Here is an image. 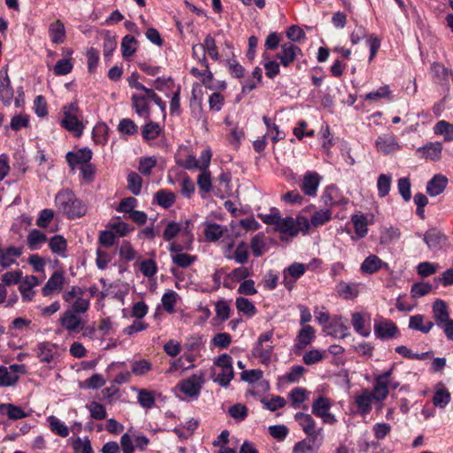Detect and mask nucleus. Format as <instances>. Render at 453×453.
Instances as JSON below:
<instances>
[{"instance_id": "1", "label": "nucleus", "mask_w": 453, "mask_h": 453, "mask_svg": "<svg viewBox=\"0 0 453 453\" xmlns=\"http://www.w3.org/2000/svg\"><path fill=\"white\" fill-rule=\"evenodd\" d=\"M55 203L58 210L68 219H77L85 215L87 207L69 189L59 191L55 197Z\"/></svg>"}, {"instance_id": "2", "label": "nucleus", "mask_w": 453, "mask_h": 453, "mask_svg": "<svg viewBox=\"0 0 453 453\" xmlns=\"http://www.w3.org/2000/svg\"><path fill=\"white\" fill-rule=\"evenodd\" d=\"M62 111L64 118L61 120V126L69 132H72L76 137H80L84 129L81 121V113L76 102L70 103L63 106Z\"/></svg>"}, {"instance_id": "3", "label": "nucleus", "mask_w": 453, "mask_h": 453, "mask_svg": "<svg viewBox=\"0 0 453 453\" xmlns=\"http://www.w3.org/2000/svg\"><path fill=\"white\" fill-rule=\"evenodd\" d=\"M295 420L302 427L303 431L307 435V439L312 441L313 444H317V447L321 445L324 439L323 428L316 427V422L311 415L304 412H296L295 414Z\"/></svg>"}, {"instance_id": "4", "label": "nucleus", "mask_w": 453, "mask_h": 453, "mask_svg": "<svg viewBox=\"0 0 453 453\" xmlns=\"http://www.w3.org/2000/svg\"><path fill=\"white\" fill-rule=\"evenodd\" d=\"M273 331L261 334L252 349V355L259 358L260 362L265 365H269L272 359L273 351Z\"/></svg>"}, {"instance_id": "5", "label": "nucleus", "mask_w": 453, "mask_h": 453, "mask_svg": "<svg viewBox=\"0 0 453 453\" xmlns=\"http://www.w3.org/2000/svg\"><path fill=\"white\" fill-rule=\"evenodd\" d=\"M214 365L221 368L214 381L221 387H227L234 378L232 357L228 354H222L214 361Z\"/></svg>"}, {"instance_id": "6", "label": "nucleus", "mask_w": 453, "mask_h": 453, "mask_svg": "<svg viewBox=\"0 0 453 453\" xmlns=\"http://www.w3.org/2000/svg\"><path fill=\"white\" fill-rule=\"evenodd\" d=\"M204 376V372L199 371L191 377L180 381L179 389L188 396L197 397L205 382Z\"/></svg>"}, {"instance_id": "7", "label": "nucleus", "mask_w": 453, "mask_h": 453, "mask_svg": "<svg viewBox=\"0 0 453 453\" xmlns=\"http://www.w3.org/2000/svg\"><path fill=\"white\" fill-rule=\"evenodd\" d=\"M61 326L68 333H80L85 326V321L81 315L65 310L59 318Z\"/></svg>"}, {"instance_id": "8", "label": "nucleus", "mask_w": 453, "mask_h": 453, "mask_svg": "<svg viewBox=\"0 0 453 453\" xmlns=\"http://www.w3.org/2000/svg\"><path fill=\"white\" fill-rule=\"evenodd\" d=\"M423 240L430 250L437 252L446 245L448 237L441 231L431 228L424 234Z\"/></svg>"}, {"instance_id": "9", "label": "nucleus", "mask_w": 453, "mask_h": 453, "mask_svg": "<svg viewBox=\"0 0 453 453\" xmlns=\"http://www.w3.org/2000/svg\"><path fill=\"white\" fill-rule=\"evenodd\" d=\"M148 93L143 94H134L131 97L132 107L135 113L145 119L150 118V102L151 101L150 96H147Z\"/></svg>"}, {"instance_id": "10", "label": "nucleus", "mask_w": 453, "mask_h": 453, "mask_svg": "<svg viewBox=\"0 0 453 453\" xmlns=\"http://www.w3.org/2000/svg\"><path fill=\"white\" fill-rule=\"evenodd\" d=\"M306 267L302 263H293L283 272V284L287 289L292 290L296 280L305 273Z\"/></svg>"}, {"instance_id": "11", "label": "nucleus", "mask_w": 453, "mask_h": 453, "mask_svg": "<svg viewBox=\"0 0 453 453\" xmlns=\"http://www.w3.org/2000/svg\"><path fill=\"white\" fill-rule=\"evenodd\" d=\"M300 54H302V50L298 46L292 42H286L281 44L280 52L277 53L276 57L280 59V64L287 67L293 63L296 58Z\"/></svg>"}, {"instance_id": "12", "label": "nucleus", "mask_w": 453, "mask_h": 453, "mask_svg": "<svg viewBox=\"0 0 453 453\" xmlns=\"http://www.w3.org/2000/svg\"><path fill=\"white\" fill-rule=\"evenodd\" d=\"M321 177L316 172H307L303 178L300 184L301 190L309 196H315L317 195L318 188L319 186Z\"/></svg>"}, {"instance_id": "13", "label": "nucleus", "mask_w": 453, "mask_h": 453, "mask_svg": "<svg viewBox=\"0 0 453 453\" xmlns=\"http://www.w3.org/2000/svg\"><path fill=\"white\" fill-rule=\"evenodd\" d=\"M375 400L377 402H381L384 399H379L378 395L374 391V388L370 392L368 390H364L362 393L356 397L355 403L357 406L358 411L364 414H368L372 410V402Z\"/></svg>"}, {"instance_id": "14", "label": "nucleus", "mask_w": 453, "mask_h": 453, "mask_svg": "<svg viewBox=\"0 0 453 453\" xmlns=\"http://www.w3.org/2000/svg\"><path fill=\"white\" fill-rule=\"evenodd\" d=\"M22 366L19 365H12L9 367L0 366V387H10L14 385L18 380V372L22 370Z\"/></svg>"}, {"instance_id": "15", "label": "nucleus", "mask_w": 453, "mask_h": 453, "mask_svg": "<svg viewBox=\"0 0 453 453\" xmlns=\"http://www.w3.org/2000/svg\"><path fill=\"white\" fill-rule=\"evenodd\" d=\"M394 367L378 374L374 378V391L379 399H386L388 395V380L393 373Z\"/></svg>"}, {"instance_id": "16", "label": "nucleus", "mask_w": 453, "mask_h": 453, "mask_svg": "<svg viewBox=\"0 0 453 453\" xmlns=\"http://www.w3.org/2000/svg\"><path fill=\"white\" fill-rule=\"evenodd\" d=\"M66 161L73 169L77 165H85L92 158V151L88 148H82L77 151H69L65 155Z\"/></svg>"}, {"instance_id": "17", "label": "nucleus", "mask_w": 453, "mask_h": 453, "mask_svg": "<svg viewBox=\"0 0 453 453\" xmlns=\"http://www.w3.org/2000/svg\"><path fill=\"white\" fill-rule=\"evenodd\" d=\"M375 146L378 151L383 154H390L400 149L395 136L391 134H382L378 136L375 141Z\"/></svg>"}, {"instance_id": "18", "label": "nucleus", "mask_w": 453, "mask_h": 453, "mask_svg": "<svg viewBox=\"0 0 453 453\" xmlns=\"http://www.w3.org/2000/svg\"><path fill=\"white\" fill-rule=\"evenodd\" d=\"M374 333L378 338L382 340L390 339L396 336L398 328L393 321L387 319L379 323H375Z\"/></svg>"}, {"instance_id": "19", "label": "nucleus", "mask_w": 453, "mask_h": 453, "mask_svg": "<svg viewBox=\"0 0 453 453\" xmlns=\"http://www.w3.org/2000/svg\"><path fill=\"white\" fill-rule=\"evenodd\" d=\"M64 283V273L60 271H56L42 288V293L44 296H50L53 291H60Z\"/></svg>"}, {"instance_id": "20", "label": "nucleus", "mask_w": 453, "mask_h": 453, "mask_svg": "<svg viewBox=\"0 0 453 453\" xmlns=\"http://www.w3.org/2000/svg\"><path fill=\"white\" fill-rule=\"evenodd\" d=\"M315 339V330L310 325H304L298 332L296 338L295 347L299 349H304Z\"/></svg>"}, {"instance_id": "21", "label": "nucleus", "mask_w": 453, "mask_h": 453, "mask_svg": "<svg viewBox=\"0 0 453 453\" xmlns=\"http://www.w3.org/2000/svg\"><path fill=\"white\" fill-rule=\"evenodd\" d=\"M275 230L289 237H296L299 234V228L292 217H280Z\"/></svg>"}, {"instance_id": "22", "label": "nucleus", "mask_w": 453, "mask_h": 453, "mask_svg": "<svg viewBox=\"0 0 453 453\" xmlns=\"http://www.w3.org/2000/svg\"><path fill=\"white\" fill-rule=\"evenodd\" d=\"M442 146L440 142H428L417 150L420 157L436 161L441 157Z\"/></svg>"}, {"instance_id": "23", "label": "nucleus", "mask_w": 453, "mask_h": 453, "mask_svg": "<svg viewBox=\"0 0 453 453\" xmlns=\"http://www.w3.org/2000/svg\"><path fill=\"white\" fill-rule=\"evenodd\" d=\"M448 184V179L441 175H434L426 185V193L431 196H435L441 194Z\"/></svg>"}, {"instance_id": "24", "label": "nucleus", "mask_w": 453, "mask_h": 453, "mask_svg": "<svg viewBox=\"0 0 453 453\" xmlns=\"http://www.w3.org/2000/svg\"><path fill=\"white\" fill-rule=\"evenodd\" d=\"M327 334L335 338H345L349 334V327L342 321L341 318H334L327 326Z\"/></svg>"}, {"instance_id": "25", "label": "nucleus", "mask_w": 453, "mask_h": 453, "mask_svg": "<svg viewBox=\"0 0 453 453\" xmlns=\"http://www.w3.org/2000/svg\"><path fill=\"white\" fill-rule=\"evenodd\" d=\"M433 312L435 322L438 326H442V322L450 319L448 311L447 303L443 300L437 299L434 303Z\"/></svg>"}, {"instance_id": "26", "label": "nucleus", "mask_w": 453, "mask_h": 453, "mask_svg": "<svg viewBox=\"0 0 453 453\" xmlns=\"http://www.w3.org/2000/svg\"><path fill=\"white\" fill-rule=\"evenodd\" d=\"M49 34L53 43H62L65 39V28L61 20H57L50 25Z\"/></svg>"}, {"instance_id": "27", "label": "nucleus", "mask_w": 453, "mask_h": 453, "mask_svg": "<svg viewBox=\"0 0 453 453\" xmlns=\"http://www.w3.org/2000/svg\"><path fill=\"white\" fill-rule=\"evenodd\" d=\"M0 414H6L10 419L17 420L28 416L20 407L12 403H1Z\"/></svg>"}, {"instance_id": "28", "label": "nucleus", "mask_w": 453, "mask_h": 453, "mask_svg": "<svg viewBox=\"0 0 453 453\" xmlns=\"http://www.w3.org/2000/svg\"><path fill=\"white\" fill-rule=\"evenodd\" d=\"M331 408V403L328 398L325 396H319L316 398L311 405V412L318 418H322L326 414Z\"/></svg>"}, {"instance_id": "29", "label": "nucleus", "mask_w": 453, "mask_h": 453, "mask_svg": "<svg viewBox=\"0 0 453 453\" xmlns=\"http://www.w3.org/2000/svg\"><path fill=\"white\" fill-rule=\"evenodd\" d=\"M38 352L37 357L42 363L50 364L54 357V349L55 345L48 342H43L38 344Z\"/></svg>"}, {"instance_id": "30", "label": "nucleus", "mask_w": 453, "mask_h": 453, "mask_svg": "<svg viewBox=\"0 0 453 453\" xmlns=\"http://www.w3.org/2000/svg\"><path fill=\"white\" fill-rule=\"evenodd\" d=\"M433 326L434 323L432 321H428L424 324V316L421 314H417L410 318L409 327L411 329L427 334Z\"/></svg>"}, {"instance_id": "31", "label": "nucleus", "mask_w": 453, "mask_h": 453, "mask_svg": "<svg viewBox=\"0 0 453 453\" xmlns=\"http://www.w3.org/2000/svg\"><path fill=\"white\" fill-rule=\"evenodd\" d=\"M351 324L354 330L363 337H368L371 334L369 326H365V320L363 314L354 312L351 318Z\"/></svg>"}, {"instance_id": "32", "label": "nucleus", "mask_w": 453, "mask_h": 453, "mask_svg": "<svg viewBox=\"0 0 453 453\" xmlns=\"http://www.w3.org/2000/svg\"><path fill=\"white\" fill-rule=\"evenodd\" d=\"M383 261L376 255L368 256L361 265V270L365 273H374L380 269Z\"/></svg>"}, {"instance_id": "33", "label": "nucleus", "mask_w": 453, "mask_h": 453, "mask_svg": "<svg viewBox=\"0 0 453 453\" xmlns=\"http://www.w3.org/2000/svg\"><path fill=\"white\" fill-rule=\"evenodd\" d=\"M154 202L163 208H169L175 202V195L166 189H160L154 195Z\"/></svg>"}, {"instance_id": "34", "label": "nucleus", "mask_w": 453, "mask_h": 453, "mask_svg": "<svg viewBox=\"0 0 453 453\" xmlns=\"http://www.w3.org/2000/svg\"><path fill=\"white\" fill-rule=\"evenodd\" d=\"M336 291L344 299H352L358 294L357 286L356 284L341 281L336 286Z\"/></svg>"}, {"instance_id": "35", "label": "nucleus", "mask_w": 453, "mask_h": 453, "mask_svg": "<svg viewBox=\"0 0 453 453\" xmlns=\"http://www.w3.org/2000/svg\"><path fill=\"white\" fill-rule=\"evenodd\" d=\"M401 236V232L397 227H385L381 230L380 243L389 245L396 242Z\"/></svg>"}, {"instance_id": "36", "label": "nucleus", "mask_w": 453, "mask_h": 453, "mask_svg": "<svg viewBox=\"0 0 453 453\" xmlns=\"http://www.w3.org/2000/svg\"><path fill=\"white\" fill-rule=\"evenodd\" d=\"M230 174L228 173H221L218 178L217 181L219 182V188H217L214 191L216 196L224 198L225 194L230 191Z\"/></svg>"}, {"instance_id": "37", "label": "nucleus", "mask_w": 453, "mask_h": 453, "mask_svg": "<svg viewBox=\"0 0 453 453\" xmlns=\"http://www.w3.org/2000/svg\"><path fill=\"white\" fill-rule=\"evenodd\" d=\"M235 305L240 312H242L248 317H253L257 313V308L253 303L245 297L236 298Z\"/></svg>"}, {"instance_id": "38", "label": "nucleus", "mask_w": 453, "mask_h": 453, "mask_svg": "<svg viewBox=\"0 0 453 453\" xmlns=\"http://www.w3.org/2000/svg\"><path fill=\"white\" fill-rule=\"evenodd\" d=\"M47 236L37 229L31 230L27 237V245L31 250L38 249V245L46 242Z\"/></svg>"}, {"instance_id": "39", "label": "nucleus", "mask_w": 453, "mask_h": 453, "mask_svg": "<svg viewBox=\"0 0 453 453\" xmlns=\"http://www.w3.org/2000/svg\"><path fill=\"white\" fill-rule=\"evenodd\" d=\"M142 186V177L135 172H131L127 175V189L134 196L141 194Z\"/></svg>"}, {"instance_id": "40", "label": "nucleus", "mask_w": 453, "mask_h": 453, "mask_svg": "<svg viewBox=\"0 0 453 453\" xmlns=\"http://www.w3.org/2000/svg\"><path fill=\"white\" fill-rule=\"evenodd\" d=\"M450 401V393L445 388H437L433 397V403L441 409H443Z\"/></svg>"}, {"instance_id": "41", "label": "nucleus", "mask_w": 453, "mask_h": 453, "mask_svg": "<svg viewBox=\"0 0 453 453\" xmlns=\"http://www.w3.org/2000/svg\"><path fill=\"white\" fill-rule=\"evenodd\" d=\"M332 211L328 209L315 211L311 218V224L314 227H319L330 221Z\"/></svg>"}, {"instance_id": "42", "label": "nucleus", "mask_w": 453, "mask_h": 453, "mask_svg": "<svg viewBox=\"0 0 453 453\" xmlns=\"http://www.w3.org/2000/svg\"><path fill=\"white\" fill-rule=\"evenodd\" d=\"M192 56L194 58L197 59L203 66L206 68V72L208 73V76L210 78L212 77V73L209 69V65L206 59V53L203 48V43H197L193 45L192 47Z\"/></svg>"}, {"instance_id": "43", "label": "nucleus", "mask_w": 453, "mask_h": 453, "mask_svg": "<svg viewBox=\"0 0 453 453\" xmlns=\"http://www.w3.org/2000/svg\"><path fill=\"white\" fill-rule=\"evenodd\" d=\"M48 421L50 424V430L61 436V437H67L69 435V428L60 420L56 418L55 416H50L48 418Z\"/></svg>"}, {"instance_id": "44", "label": "nucleus", "mask_w": 453, "mask_h": 453, "mask_svg": "<svg viewBox=\"0 0 453 453\" xmlns=\"http://www.w3.org/2000/svg\"><path fill=\"white\" fill-rule=\"evenodd\" d=\"M351 221L354 225L357 235L359 238L365 237L368 231L366 218L363 215H353L351 217Z\"/></svg>"}, {"instance_id": "45", "label": "nucleus", "mask_w": 453, "mask_h": 453, "mask_svg": "<svg viewBox=\"0 0 453 453\" xmlns=\"http://www.w3.org/2000/svg\"><path fill=\"white\" fill-rule=\"evenodd\" d=\"M434 133L437 134H442L446 142L453 141V125L449 124L445 120L439 121L434 128Z\"/></svg>"}, {"instance_id": "46", "label": "nucleus", "mask_w": 453, "mask_h": 453, "mask_svg": "<svg viewBox=\"0 0 453 453\" xmlns=\"http://www.w3.org/2000/svg\"><path fill=\"white\" fill-rule=\"evenodd\" d=\"M161 133V128L159 125L156 122L150 121L145 124L142 127V134L144 140H154L156 139Z\"/></svg>"}, {"instance_id": "47", "label": "nucleus", "mask_w": 453, "mask_h": 453, "mask_svg": "<svg viewBox=\"0 0 453 453\" xmlns=\"http://www.w3.org/2000/svg\"><path fill=\"white\" fill-rule=\"evenodd\" d=\"M392 178L388 174H380L377 180L378 195L384 197L388 195L391 188Z\"/></svg>"}, {"instance_id": "48", "label": "nucleus", "mask_w": 453, "mask_h": 453, "mask_svg": "<svg viewBox=\"0 0 453 453\" xmlns=\"http://www.w3.org/2000/svg\"><path fill=\"white\" fill-rule=\"evenodd\" d=\"M49 246L53 253L63 255L66 250V241L61 235H54L49 242Z\"/></svg>"}, {"instance_id": "49", "label": "nucleus", "mask_w": 453, "mask_h": 453, "mask_svg": "<svg viewBox=\"0 0 453 453\" xmlns=\"http://www.w3.org/2000/svg\"><path fill=\"white\" fill-rule=\"evenodd\" d=\"M250 248L255 257L262 256L267 250L264 236L260 234L255 235L250 242Z\"/></svg>"}, {"instance_id": "50", "label": "nucleus", "mask_w": 453, "mask_h": 453, "mask_svg": "<svg viewBox=\"0 0 453 453\" xmlns=\"http://www.w3.org/2000/svg\"><path fill=\"white\" fill-rule=\"evenodd\" d=\"M197 185L201 191L209 193L213 190L211 184V174L209 171H201L197 177Z\"/></svg>"}, {"instance_id": "51", "label": "nucleus", "mask_w": 453, "mask_h": 453, "mask_svg": "<svg viewBox=\"0 0 453 453\" xmlns=\"http://www.w3.org/2000/svg\"><path fill=\"white\" fill-rule=\"evenodd\" d=\"M157 165V159L154 157H141L138 170L144 176H150L152 169Z\"/></svg>"}, {"instance_id": "52", "label": "nucleus", "mask_w": 453, "mask_h": 453, "mask_svg": "<svg viewBox=\"0 0 453 453\" xmlns=\"http://www.w3.org/2000/svg\"><path fill=\"white\" fill-rule=\"evenodd\" d=\"M135 43H136V40L134 36H132V35L124 36V38L122 39V42H121V50H122V55L124 58H128L135 52V50H136V49L134 47Z\"/></svg>"}, {"instance_id": "53", "label": "nucleus", "mask_w": 453, "mask_h": 453, "mask_svg": "<svg viewBox=\"0 0 453 453\" xmlns=\"http://www.w3.org/2000/svg\"><path fill=\"white\" fill-rule=\"evenodd\" d=\"M204 235L210 242L218 241L223 235L221 226L218 224H208L204 229Z\"/></svg>"}, {"instance_id": "54", "label": "nucleus", "mask_w": 453, "mask_h": 453, "mask_svg": "<svg viewBox=\"0 0 453 453\" xmlns=\"http://www.w3.org/2000/svg\"><path fill=\"white\" fill-rule=\"evenodd\" d=\"M89 308V300L78 296L73 304L67 309L68 311L78 315L86 313Z\"/></svg>"}, {"instance_id": "55", "label": "nucleus", "mask_w": 453, "mask_h": 453, "mask_svg": "<svg viewBox=\"0 0 453 453\" xmlns=\"http://www.w3.org/2000/svg\"><path fill=\"white\" fill-rule=\"evenodd\" d=\"M203 45L205 50V53L207 52L213 60H219V55L218 52V47L216 45L215 39L211 35H206Z\"/></svg>"}, {"instance_id": "56", "label": "nucleus", "mask_w": 453, "mask_h": 453, "mask_svg": "<svg viewBox=\"0 0 453 453\" xmlns=\"http://www.w3.org/2000/svg\"><path fill=\"white\" fill-rule=\"evenodd\" d=\"M173 262L180 267L186 268L191 265L196 257L187 253L171 254Z\"/></svg>"}, {"instance_id": "57", "label": "nucleus", "mask_w": 453, "mask_h": 453, "mask_svg": "<svg viewBox=\"0 0 453 453\" xmlns=\"http://www.w3.org/2000/svg\"><path fill=\"white\" fill-rule=\"evenodd\" d=\"M118 130L122 134L132 135L138 132V127L132 119H123L118 125Z\"/></svg>"}, {"instance_id": "58", "label": "nucleus", "mask_w": 453, "mask_h": 453, "mask_svg": "<svg viewBox=\"0 0 453 453\" xmlns=\"http://www.w3.org/2000/svg\"><path fill=\"white\" fill-rule=\"evenodd\" d=\"M306 389L303 388H295L289 393V398L294 408L303 403L306 400Z\"/></svg>"}, {"instance_id": "59", "label": "nucleus", "mask_w": 453, "mask_h": 453, "mask_svg": "<svg viewBox=\"0 0 453 453\" xmlns=\"http://www.w3.org/2000/svg\"><path fill=\"white\" fill-rule=\"evenodd\" d=\"M138 403L146 409L151 408L155 403V397L152 392L141 389L138 394Z\"/></svg>"}, {"instance_id": "60", "label": "nucleus", "mask_w": 453, "mask_h": 453, "mask_svg": "<svg viewBox=\"0 0 453 453\" xmlns=\"http://www.w3.org/2000/svg\"><path fill=\"white\" fill-rule=\"evenodd\" d=\"M398 191L404 201H409L411 197V181L407 177H403L398 180Z\"/></svg>"}, {"instance_id": "61", "label": "nucleus", "mask_w": 453, "mask_h": 453, "mask_svg": "<svg viewBox=\"0 0 453 453\" xmlns=\"http://www.w3.org/2000/svg\"><path fill=\"white\" fill-rule=\"evenodd\" d=\"M431 290L432 285L429 283H416L412 285L411 294L412 297L419 298L430 293Z\"/></svg>"}, {"instance_id": "62", "label": "nucleus", "mask_w": 453, "mask_h": 453, "mask_svg": "<svg viewBox=\"0 0 453 453\" xmlns=\"http://www.w3.org/2000/svg\"><path fill=\"white\" fill-rule=\"evenodd\" d=\"M314 446L317 444H313L312 441L306 438L296 443L293 453H314Z\"/></svg>"}, {"instance_id": "63", "label": "nucleus", "mask_w": 453, "mask_h": 453, "mask_svg": "<svg viewBox=\"0 0 453 453\" xmlns=\"http://www.w3.org/2000/svg\"><path fill=\"white\" fill-rule=\"evenodd\" d=\"M72 69L73 64L71 61L67 58H62L56 63L54 66V73L57 75H65L71 73Z\"/></svg>"}, {"instance_id": "64", "label": "nucleus", "mask_w": 453, "mask_h": 453, "mask_svg": "<svg viewBox=\"0 0 453 453\" xmlns=\"http://www.w3.org/2000/svg\"><path fill=\"white\" fill-rule=\"evenodd\" d=\"M73 449L75 453H94L90 441L88 438L83 441L78 437L73 441Z\"/></svg>"}]
</instances>
